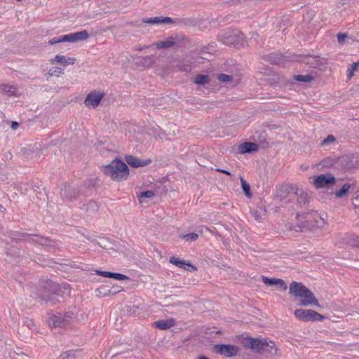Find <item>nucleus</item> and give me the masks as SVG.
<instances>
[{"label": "nucleus", "mask_w": 359, "mask_h": 359, "mask_svg": "<svg viewBox=\"0 0 359 359\" xmlns=\"http://www.w3.org/2000/svg\"><path fill=\"white\" fill-rule=\"evenodd\" d=\"M195 83L198 85H204L210 81V77L207 74H198L195 77Z\"/></svg>", "instance_id": "bb28decb"}, {"label": "nucleus", "mask_w": 359, "mask_h": 359, "mask_svg": "<svg viewBox=\"0 0 359 359\" xmlns=\"http://www.w3.org/2000/svg\"><path fill=\"white\" fill-rule=\"evenodd\" d=\"M61 42H62V36H55V37H53L52 39H50L48 41V44L54 45V44H56V43H61Z\"/></svg>", "instance_id": "a18cd8bd"}, {"label": "nucleus", "mask_w": 359, "mask_h": 359, "mask_svg": "<svg viewBox=\"0 0 359 359\" xmlns=\"http://www.w3.org/2000/svg\"><path fill=\"white\" fill-rule=\"evenodd\" d=\"M350 189V184H344L338 191L335 192V196L337 198H341L344 196H345L347 192L348 191V189Z\"/></svg>", "instance_id": "c756f323"}, {"label": "nucleus", "mask_w": 359, "mask_h": 359, "mask_svg": "<svg viewBox=\"0 0 359 359\" xmlns=\"http://www.w3.org/2000/svg\"><path fill=\"white\" fill-rule=\"evenodd\" d=\"M74 316L72 311L66 312L65 314L59 313L57 315H52L48 319L49 325L53 327H65L71 323Z\"/></svg>", "instance_id": "0eeeda50"}, {"label": "nucleus", "mask_w": 359, "mask_h": 359, "mask_svg": "<svg viewBox=\"0 0 359 359\" xmlns=\"http://www.w3.org/2000/svg\"><path fill=\"white\" fill-rule=\"evenodd\" d=\"M77 351L69 350L60 354L57 359H74Z\"/></svg>", "instance_id": "2f4dec72"}, {"label": "nucleus", "mask_w": 359, "mask_h": 359, "mask_svg": "<svg viewBox=\"0 0 359 359\" xmlns=\"http://www.w3.org/2000/svg\"><path fill=\"white\" fill-rule=\"evenodd\" d=\"M109 278H113L115 280H130V278L124 274L119 273H115V272H111L109 273Z\"/></svg>", "instance_id": "7c9ffc66"}, {"label": "nucleus", "mask_w": 359, "mask_h": 359, "mask_svg": "<svg viewBox=\"0 0 359 359\" xmlns=\"http://www.w3.org/2000/svg\"><path fill=\"white\" fill-rule=\"evenodd\" d=\"M294 314L297 319L304 322H320L325 319V316L312 309H297Z\"/></svg>", "instance_id": "423d86ee"}, {"label": "nucleus", "mask_w": 359, "mask_h": 359, "mask_svg": "<svg viewBox=\"0 0 359 359\" xmlns=\"http://www.w3.org/2000/svg\"><path fill=\"white\" fill-rule=\"evenodd\" d=\"M83 206L86 207V210L89 212H95L98 210V205L95 201H90L86 205Z\"/></svg>", "instance_id": "c9c22d12"}, {"label": "nucleus", "mask_w": 359, "mask_h": 359, "mask_svg": "<svg viewBox=\"0 0 359 359\" xmlns=\"http://www.w3.org/2000/svg\"><path fill=\"white\" fill-rule=\"evenodd\" d=\"M169 262L172 264H174V265L178 266L179 268L183 269V267H185L184 265H185L186 261L183 260V259H180L175 256L171 257L170 258Z\"/></svg>", "instance_id": "473e14b6"}, {"label": "nucleus", "mask_w": 359, "mask_h": 359, "mask_svg": "<svg viewBox=\"0 0 359 359\" xmlns=\"http://www.w3.org/2000/svg\"><path fill=\"white\" fill-rule=\"evenodd\" d=\"M358 165V163H357L356 165L352 164L351 166H353V167H355V166H356V165Z\"/></svg>", "instance_id": "e2e57ef3"}, {"label": "nucleus", "mask_w": 359, "mask_h": 359, "mask_svg": "<svg viewBox=\"0 0 359 359\" xmlns=\"http://www.w3.org/2000/svg\"><path fill=\"white\" fill-rule=\"evenodd\" d=\"M335 183L336 179L331 173L319 175L313 180V184L317 189L330 188L334 186Z\"/></svg>", "instance_id": "1a4fd4ad"}, {"label": "nucleus", "mask_w": 359, "mask_h": 359, "mask_svg": "<svg viewBox=\"0 0 359 359\" xmlns=\"http://www.w3.org/2000/svg\"><path fill=\"white\" fill-rule=\"evenodd\" d=\"M153 325L161 330H166L174 325L172 319L157 320L153 323Z\"/></svg>", "instance_id": "412c9836"}, {"label": "nucleus", "mask_w": 359, "mask_h": 359, "mask_svg": "<svg viewBox=\"0 0 359 359\" xmlns=\"http://www.w3.org/2000/svg\"><path fill=\"white\" fill-rule=\"evenodd\" d=\"M244 346L250 348L255 353H261L264 347L267 346V341L264 339L259 340L258 339L249 337L245 339Z\"/></svg>", "instance_id": "f8f14e48"}, {"label": "nucleus", "mask_w": 359, "mask_h": 359, "mask_svg": "<svg viewBox=\"0 0 359 359\" xmlns=\"http://www.w3.org/2000/svg\"><path fill=\"white\" fill-rule=\"evenodd\" d=\"M297 187L294 184H283L276 189V197L279 200H283L290 194L294 195V191Z\"/></svg>", "instance_id": "2eb2a0df"}, {"label": "nucleus", "mask_w": 359, "mask_h": 359, "mask_svg": "<svg viewBox=\"0 0 359 359\" xmlns=\"http://www.w3.org/2000/svg\"><path fill=\"white\" fill-rule=\"evenodd\" d=\"M180 237L184 239L186 241H195L198 239V235L196 233H189L181 235Z\"/></svg>", "instance_id": "e433bc0d"}, {"label": "nucleus", "mask_w": 359, "mask_h": 359, "mask_svg": "<svg viewBox=\"0 0 359 359\" xmlns=\"http://www.w3.org/2000/svg\"><path fill=\"white\" fill-rule=\"evenodd\" d=\"M161 17H154V18H143L142 21L144 23L150 24V25H155V24H161Z\"/></svg>", "instance_id": "4c0bfd02"}, {"label": "nucleus", "mask_w": 359, "mask_h": 359, "mask_svg": "<svg viewBox=\"0 0 359 359\" xmlns=\"http://www.w3.org/2000/svg\"><path fill=\"white\" fill-rule=\"evenodd\" d=\"M92 187L90 181L85 182L83 184L75 187L71 184L65 183L60 191V196L64 200L68 201H75L80 195H86V189Z\"/></svg>", "instance_id": "20e7f679"}, {"label": "nucleus", "mask_w": 359, "mask_h": 359, "mask_svg": "<svg viewBox=\"0 0 359 359\" xmlns=\"http://www.w3.org/2000/svg\"><path fill=\"white\" fill-rule=\"evenodd\" d=\"M216 171L219 172L221 173L226 174V175H229V176L231 175V173L230 171L224 170V169L217 168Z\"/></svg>", "instance_id": "5fc2aeb1"}, {"label": "nucleus", "mask_w": 359, "mask_h": 359, "mask_svg": "<svg viewBox=\"0 0 359 359\" xmlns=\"http://www.w3.org/2000/svg\"><path fill=\"white\" fill-rule=\"evenodd\" d=\"M96 274L98 275V276H103V277H106V278H108L109 277V271H101V270H97L95 271Z\"/></svg>", "instance_id": "8fccbe9b"}, {"label": "nucleus", "mask_w": 359, "mask_h": 359, "mask_svg": "<svg viewBox=\"0 0 359 359\" xmlns=\"http://www.w3.org/2000/svg\"><path fill=\"white\" fill-rule=\"evenodd\" d=\"M125 160L128 165L133 168L144 167L151 163V159L142 160L132 155H126Z\"/></svg>", "instance_id": "f3484780"}, {"label": "nucleus", "mask_w": 359, "mask_h": 359, "mask_svg": "<svg viewBox=\"0 0 359 359\" xmlns=\"http://www.w3.org/2000/svg\"><path fill=\"white\" fill-rule=\"evenodd\" d=\"M358 245H359V237H358Z\"/></svg>", "instance_id": "69168bd1"}, {"label": "nucleus", "mask_w": 359, "mask_h": 359, "mask_svg": "<svg viewBox=\"0 0 359 359\" xmlns=\"http://www.w3.org/2000/svg\"><path fill=\"white\" fill-rule=\"evenodd\" d=\"M293 79L294 80L299 82L309 83L314 80V76L310 74L305 75L298 74L294 75L293 76Z\"/></svg>", "instance_id": "393cba45"}, {"label": "nucleus", "mask_w": 359, "mask_h": 359, "mask_svg": "<svg viewBox=\"0 0 359 359\" xmlns=\"http://www.w3.org/2000/svg\"><path fill=\"white\" fill-rule=\"evenodd\" d=\"M262 282L268 286H273L276 283H280L281 282L277 280L276 278H269L266 276H262Z\"/></svg>", "instance_id": "72a5a7b5"}, {"label": "nucleus", "mask_w": 359, "mask_h": 359, "mask_svg": "<svg viewBox=\"0 0 359 359\" xmlns=\"http://www.w3.org/2000/svg\"><path fill=\"white\" fill-rule=\"evenodd\" d=\"M198 359H208V358L205 355H201L198 357Z\"/></svg>", "instance_id": "052dcab7"}, {"label": "nucleus", "mask_w": 359, "mask_h": 359, "mask_svg": "<svg viewBox=\"0 0 359 359\" xmlns=\"http://www.w3.org/2000/svg\"><path fill=\"white\" fill-rule=\"evenodd\" d=\"M185 267H183V269L187 271H190V272H193V271H195L197 270V268L196 266H194V264H192L191 262H185V265H184Z\"/></svg>", "instance_id": "a19ab883"}, {"label": "nucleus", "mask_w": 359, "mask_h": 359, "mask_svg": "<svg viewBox=\"0 0 359 359\" xmlns=\"http://www.w3.org/2000/svg\"><path fill=\"white\" fill-rule=\"evenodd\" d=\"M54 69H55V70L50 73V75H53L55 73L60 74L62 72V70L61 69L58 68V67H55Z\"/></svg>", "instance_id": "4d7b16f0"}, {"label": "nucleus", "mask_w": 359, "mask_h": 359, "mask_svg": "<svg viewBox=\"0 0 359 359\" xmlns=\"http://www.w3.org/2000/svg\"><path fill=\"white\" fill-rule=\"evenodd\" d=\"M213 350L216 353L231 358L237 355L239 348L236 345L222 344L215 345Z\"/></svg>", "instance_id": "9d476101"}, {"label": "nucleus", "mask_w": 359, "mask_h": 359, "mask_svg": "<svg viewBox=\"0 0 359 359\" xmlns=\"http://www.w3.org/2000/svg\"><path fill=\"white\" fill-rule=\"evenodd\" d=\"M104 93H101L97 90H93L87 95L84 100V104L86 106L95 108L100 104V102L104 97Z\"/></svg>", "instance_id": "ddd939ff"}, {"label": "nucleus", "mask_w": 359, "mask_h": 359, "mask_svg": "<svg viewBox=\"0 0 359 359\" xmlns=\"http://www.w3.org/2000/svg\"><path fill=\"white\" fill-rule=\"evenodd\" d=\"M30 236H33V235H29L27 238V241L29 243H36L46 248L49 251H53L57 249L59 246V243L57 241L50 239L48 237H40V241H34ZM34 236L39 237L38 235L34 234Z\"/></svg>", "instance_id": "9b49d317"}, {"label": "nucleus", "mask_w": 359, "mask_h": 359, "mask_svg": "<svg viewBox=\"0 0 359 359\" xmlns=\"http://www.w3.org/2000/svg\"><path fill=\"white\" fill-rule=\"evenodd\" d=\"M19 351H20L19 349ZM11 359H31L27 355L23 353L22 351L14 352L11 356Z\"/></svg>", "instance_id": "58836bf2"}, {"label": "nucleus", "mask_w": 359, "mask_h": 359, "mask_svg": "<svg viewBox=\"0 0 359 359\" xmlns=\"http://www.w3.org/2000/svg\"><path fill=\"white\" fill-rule=\"evenodd\" d=\"M76 59L74 57H68L67 58L64 55H57L53 60H52L51 63L54 62L62 63L64 65H67L68 64L73 65L74 64Z\"/></svg>", "instance_id": "4be33fe9"}, {"label": "nucleus", "mask_w": 359, "mask_h": 359, "mask_svg": "<svg viewBox=\"0 0 359 359\" xmlns=\"http://www.w3.org/2000/svg\"><path fill=\"white\" fill-rule=\"evenodd\" d=\"M298 61L314 69H320L322 66L326 64V60L325 58L315 55H301Z\"/></svg>", "instance_id": "6e6552de"}, {"label": "nucleus", "mask_w": 359, "mask_h": 359, "mask_svg": "<svg viewBox=\"0 0 359 359\" xmlns=\"http://www.w3.org/2000/svg\"><path fill=\"white\" fill-rule=\"evenodd\" d=\"M259 147L255 142H247L241 144L238 147V151L240 154L253 153L258 151Z\"/></svg>", "instance_id": "a211bd4d"}, {"label": "nucleus", "mask_w": 359, "mask_h": 359, "mask_svg": "<svg viewBox=\"0 0 359 359\" xmlns=\"http://www.w3.org/2000/svg\"><path fill=\"white\" fill-rule=\"evenodd\" d=\"M277 280H278V281H280L281 283H276V284H275V285L278 288L281 289L283 291L286 290L287 288V285L286 283L283 279H280V278H277Z\"/></svg>", "instance_id": "c03bdc74"}, {"label": "nucleus", "mask_w": 359, "mask_h": 359, "mask_svg": "<svg viewBox=\"0 0 359 359\" xmlns=\"http://www.w3.org/2000/svg\"><path fill=\"white\" fill-rule=\"evenodd\" d=\"M160 20L161 24H171L174 22L173 20L170 17L161 16Z\"/></svg>", "instance_id": "de8ad7c7"}, {"label": "nucleus", "mask_w": 359, "mask_h": 359, "mask_svg": "<svg viewBox=\"0 0 359 359\" xmlns=\"http://www.w3.org/2000/svg\"><path fill=\"white\" fill-rule=\"evenodd\" d=\"M294 196L297 197V206L298 208L309 209V205L311 197L306 191L297 188L294 191Z\"/></svg>", "instance_id": "4468645a"}, {"label": "nucleus", "mask_w": 359, "mask_h": 359, "mask_svg": "<svg viewBox=\"0 0 359 359\" xmlns=\"http://www.w3.org/2000/svg\"><path fill=\"white\" fill-rule=\"evenodd\" d=\"M335 140V138L332 135H329L325 139H324L322 142H321V144L322 145H326L329 142H334Z\"/></svg>", "instance_id": "49530a36"}, {"label": "nucleus", "mask_w": 359, "mask_h": 359, "mask_svg": "<svg viewBox=\"0 0 359 359\" xmlns=\"http://www.w3.org/2000/svg\"><path fill=\"white\" fill-rule=\"evenodd\" d=\"M278 348L276 346V344L273 341L267 342V346L264 347V349L262 350L261 353H268L270 355H275L277 353Z\"/></svg>", "instance_id": "b1692460"}, {"label": "nucleus", "mask_w": 359, "mask_h": 359, "mask_svg": "<svg viewBox=\"0 0 359 359\" xmlns=\"http://www.w3.org/2000/svg\"><path fill=\"white\" fill-rule=\"evenodd\" d=\"M252 216L254 217V218L258 221V222H260L261 219H262V215L258 212V210H256L253 212H252Z\"/></svg>", "instance_id": "3c124183"}, {"label": "nucleus", "mask_w": 359, "mask_h": 359, "mask_svg": "<svg viewBox=\"0 0 359 359\" xmlns=\"http://www.w3.org/2000/svg\"><path fill=\"white\" fill-rule=\"evenodd\" d=\"M19 126V123L17 121H12L11 123V128L13 130H16Z\"/></svg>", "instance_id": "6e6d98bb"}, {"label": "nucleus", "mask_w": 359, "mask_h": 359, "mask_svg": "<svg viewBox=\"0 0 359 359\" xmlns=\"http://www.w3.org/2000/svg\"><path fill=\"white\" fill-rule=\"evenodd\" d=\"M338 43L339 44H343L345 41V39L348 38V34L346 33L339 32L337 35Z\"/></svg>", "instance_id": "37998d69"}, {"label": "nucleus", "mask_w": 359, "mask_h": 359, "mask_svg": "<svg viewBox=\"0 0 359 359\" xmlns=\"http://www.w3.org/2000/svg\"><path fill=\"white\" fill-rule=\"evenodd\" d=\"M241 182L243 193L248 198H251L252 194L250 192V184L243 177H241Z\"/></svg>", "instance_id": "c85d7f7f"}, {"label": "nucleus", "mask_w": 359, "mask_h": 359, "mask_svg": "<svg viewBox=\"0 0 359 359\" xmlns=\"http://www.w3.org/2000/svg\"><path fill=\"white\" fill-rule=\"evenodd\" d=\"M69 294L70 290L68 285L62 286L50 280L43 281L38 292V296L41 300L52 305L60 303L61 298Z\"/></svg>", "instance_id": "f257e3e1"}, {"label": "nucleus", "mask_w": 359, "mask_h": 359, "mask_svg": "<svg viewBox=\"0 0 359 359\" xmlns=\"http://www.w3.org/2000/svg\"><path fill=\"white\" fill-rule=\"evenodd\" d=\"M26 323H27L28 326H30L31 325H33V322H32V320H27Z\"/></svg>", "instance_id": "bf43d9fd"}, {"label": "nucleus", "mask_w": 359, "mask_h": 359, "mask_svg": "<svg viewBox=\"0 0 359 359\" xmlns=\"http://www.w3.org/2000/svg\"><path fill=\"white\" fill-rule=\"evenodd\" d=\"M219 40L225 45H241L245 44V39L243 33L238 31L225 32L219 35Z\"/></svg>", "instance_id": "39448f33"}, {"label": "nucleus", "mask_w": 359, "mask_h": 359, "mask_svg": "<svg viewBox=\"0 0 359 359\" xmlns=\"http://www.w3.org/2000/svg\"><path fill=\"white\" fill-rule=\"evenodd\" d=\"M191 66L189 65H184L180 67V70L182 72H189L191 70Z\"/></svg>", "instance_id": "864d4df0"}, {"label": "nucleus", "mask_w": 359, "mask_h": 359, "mask_svg": "<svg viewBox=\"0 0 359 359\" xmlns=\"http://www.w3.org/2000/svg\"><path fill=\"white\" fill-rule=\"evenodd\" d=\"M155 62V57L154 55H148L140 57L137 62L138 65L144 67H150Z\"/></svg>", "instance_id": "5701e85b"}, {"label": "nucleus", "mask_w": 359, "mask_h": 359, "mask_svg": "<svg viewBox=\"0 0 359 359\" xmlns=\"http://www.w3.org/2000/svg\"><path fill=\"white\" fill-rule=\"evenodd\" d=\"M358 67H359V61L351 64L348 68L350 69L351 71L355 72L358 69Z\"/></svg>", "instance_id": "09e8293b"}, {"label": "nucleus", "mask_w": 359, "mask_h": 359, "mask_svg": "<svg viewBox=\"0 0 359 359\" xmlns=\"http://www.w3.org/2000/svg\"><path fill=\"white\" fill-rule=\"evenodd\" d=\"M218 79L222 82H228L232 80V76L226 74H220L218 76Z\"/></svg>", "instance_id": "79ce46f5"}, {"label": "nucleus", "mask_w": 359, "mask_h": 359, "mask_svg": "<svg viewBox=\"0 0 359 359\" xmlns=\"http://www.w3.org/2000/svg\"><path fill=\"white\" fill-rule=\"evenodd\" d=\"M74 35L76 42L86 40L89 37V34L86 30L74 32Z\"/></svg>", "instance_id": "a878e982"}, {"label": "nucleus", "mask_w": 359, "mask_h": 359, "mask_svg": "<svg viewBox=\"0 0 359 359\" xmlns=\"http://www.w3.org/2000/svg\"><path fill=\"white\" fill-rule=\"evenodd\" d=\"M62 42H72V43L76 42L74 33H70L68 34L62 35Z\"/></svg>", "instance_id": "ea45409f"}, {"label": "nucleus", "mask_w": 359, "mask_h": 359, "mask_svg": "<svg viewBox=\"0 0 359 359\" xmlns=\"http://www.w3.org/2000/svg\"><path fill=\"white\" fill-rule=\"evenodd\" d=\"M154 196V193L153 191L147 190L141 191L137 194V197L139 198L140 203H142L143 198H151Z\"/></svg>", "instance_id": "f704fd0d"}, {"label": "nucleus", "mask_w": 359, "mask_h": 359, "mask_svg": "<svg viewBox=\"0 0 359 359\" xmlns=\"http://www.w3.org/2000/svg\"><path fill=\"white\" fill-rule=\"evenodd\" d=\"M313 212H302L297 214V219L299 222V224H297L296 226H294V230L295 231H302L303 229L307 228L309 225V216L311 215Z\"/></svg>", "instance_id": "dca6fc26"}, {"label": "nucleus", "mask_w": 359, "mask_h": 359, "mask_svg": "<svg viewBox=\"0 0 359 359\" xmlns=\"http://www.w3.org/2000/svg\"><path fill=\"white\" fill-rule=\"evenodd\" d=\"M354 72L351 71L350 69L348 68L347 69V77L348 79H351L353 76Z\"/></svg>", "instance_id": "13d9d810"}, {"label": "nucleus", "mask_w": 359, "mask_h": 359, "mask_svg": "<svg viewBox=\"0 0 359 359\" xmlns=\"http://www.w3.org/2000/svg\"><path fill=\"white\" fill-rule=\"evenodd\" d=\"M207 230H208L210 232L213 233L212 231H211L208 227H205Z\"/></svg>", "instance_id": "680f3d73"}, {"label": "nucleus", "mask_w": 359, "mask_h": 359, "mask_svg": "<svg viewBox=\"0 0 359 359\" xmlns=\"http://www.w3.org/2000/svg\"><path fill=\"white\" fill-rule=\"evenodd\" d=\"M176 44V41L175 40L169 39L167 41H161L156 43V47L158 48H168L172 47V46Z\"/></svg>", "instance_id": "cd10ccee"}, {"label": "nucleus", "mask_w": 359, "mask_h": 359, "mask_svg": "<svg viewBox=\"0 0 359 359\" xmlns=\"http://www.w3.org/2000/svg\"><path fill=\"white\" fill-rule=\"evenodd\" d=\"M101 171L116 182H122L128 178L130 170L121 158L116 157L109 164L100 167Z\"/></svg>", "instance_id": "f03ea898"}, {"label": "nucleus", "mask_w": 359, "mask_h": 359, "mask_svg": "<svg viewBox=\"0 0 359 359\" xmlns=\"http://www.w3.org/2000/svg\"><path fill=\"white\" fill-rule=\"evenodd\" d=\"M283 58V55L279 53H272L264 57L266 62L272 65H279Z\"/></svg>", "instance_id": "6ab92c4d"}, {"label": "nucleus", "mask_w": 359, "mask_h": 359, "mask_svg": "<svg viewBox=\"0 0 359 359\" xmlns=\"http://www.w3.org/2000/svg\"><path fill=\"white\" fill-rule=\"evenodd\" d=\"M0 88L1 89L3 93L8 96L18 97L21 94V93L18 91V88L14 86L2 84L0 86Z\"/></svg>", "instance_id": "aec40b11"}, {"label": "nucleus", "mask_w": 359, "mask_h": 359, "mask_svg": "<svg viewBox=\"0 0 359 359\" xmlns=\"http://www.w3.org/2000/svg\"><path fill=\"white\" fill-rule=\"evenodd\" d=\"M287 228L289 229L290 230H292V227L290 226Z\"/></svg>", "instance_id": "0e129e2a"}, {"label": "nucleus", "mask_w": 359, "mask_h": 359, "mask_svg": "<svg viewBox=\"0 0 359 359\" xmlns=\"http://www.w3.org/2000/svg\"><path fill=\"white\" fill-rule=\"evenodd\" d=\"M289 294L295 299L301 298L299 306H308L313 304L320 306L312 291L302 283L292 281L289 286Z\"/></svg>", "instance_id": "7ed1b4c3"}, {"label": "nucleus", "mask_w": 359, "mask_h": 359, "mask_svg": "<svg viewBox=\"0 0 359 359\" xmlns=\"http://www.w3.org/2000/svg\"><path fill=\"white\" fill-rule=\"evenodd\" d=\"M213 46H204L201 48V51L202 53H210V50L211 51H213L214 50V48H213Z\"/></svg>", "instance_id": "603ef678"}]
</instances>
